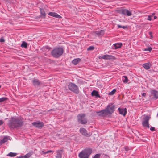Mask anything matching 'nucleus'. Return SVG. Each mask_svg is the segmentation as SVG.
I'll use <instances>...</instances> for the list:
<instances>
[{
	"label": "nucleus",
	"mask_w": 158,
	"mask_h": 158,
	"mask_svg": "<svg viewBox=\"0 0 158 158\" xmlns=\"http://www.w3.org/2000/svg\"><path fill=\"white\" fill-rule=\"evenodd\" d=\"M116 90L115 89H113L108 94L110 95H113L116 92Z\"/></svg>",
	"instance_id": "obj_30"
},
{
	"label": "nucleus",
	"mask_w": 158,
	"mask_h": 158,
	"mask_svg": "<svg viewBox=\"0 0 158 158\" xmlns=\"http://www.w3.org/2000/svg\"><path fill=\"white\" fill-rule=\"evenodd\" d=\"M114 46L115 49H117L120 48L122 45V43H117L114 44Z\"/></svg>",
	"instance_id": "obj_20"
},
{
	"label": "nucleus",
	"mask_w": 158,
	"mask_h": 158,
	"mask_svg": "<svg viewBox=\"0 0 158 158\" xmlns=\"http://www.w3.org/2000/svg\"><path fill=\"white\" fill-rule=\"evenodd\" d=\"M77 119L78 122L82 124H86L87 122L84 114H79L77 116Z\"/></svg>",
	"instance_id": "obj_5"
},
{
	"label": "nucleus",
	"mask_w": 158,
	"mask_h": 158,
	"mask_svg": "<svg viewBox=\"0 0 158 158\" xmlns=\"http://www.w3.org/2000/svg\"><path fill=\"white\" fill-rule=\"evenodd\" d=\"M7 98L6 97H2L0 98V102L7 100Z\"/></svg>",
	"instance_id": "obj_28"
},
{
	"label": "nucleus",
	"mask_w": 158,
	"mask_h": 158,
	"mask_svg": "<svg viewBox=\"0 0 158 158\" xmlns=\"http://www.w3.org/2000/svg\"><path fill=\"white\" fill-rule=\"evenodd\" d=\"M23 124V121L18 117H11L9 120L8 125L10 129L20 127Z\"/></svg>",
	"instance_id": "obj_1"
},
{
	"label": "nucleus",
	"mask_w": 158,
	"mask_h": 158,
	"mask_svg": "<svg viewBox=\"0 0 158 158\" xmlns=\"http://www.w3.org/2000/svg\"><path fill=\"white\" fill-rule=\"evenodd\" d=\"M1 85H0V88H1Z\"/></svg>",
	"instance_id": "obj_48"
},
{
	"label": "nucleus",
	"mask_w": 158,
	"mask_h": 158,
	"mask_svg": "<svg viewBox=\"0 0 158 158\" xmlns=\"http://www.w3.org/2000/svg\"><path fill=\"white\" fill-rule=\"evenodd\" d=\"M32 124L35 127L38 128L42 127L44 126V125L43 123L39 121L33 122L32 123Z\"/></svg>",
	"instance_id": "obj_8"
},
{
	"label": "nucleus",
	"mask_w": 158,
	"mask_h": 158,
	"mask_svg": "<svg viewBox=\"0 0 158 158\" xmlns=\"http://www.w3.org/2000/svg\"><path fill=\"white\" fill-rule=\"evenodd\" d=\"M0 42H4V40L3 39H0Z\"/></svg>",
	"instance_id": "obj_40"
},
{
	"label": "nucleus",
	"mask_w": 158,
	"mask_h": 158,
	"mask_svg": "<svg viewBox=\"0 0 158 158\" xmlns=\"http://www.w3.org/2000/svg\"><path fill=\"white\" fill-rule=\"evenodd\" d=\"M154 14H155L154 13H153L152 15H151L152 17L154 15Z\"/></svg>",
	"instance_id": "obj_45"
},
{
	"label": "nucleus",
	"mask_w": 158,
	"mask_h": 158,
	"mask_svg": "<svg viewBox=\"0 0 158 158\" xmlns=\"http://www.w3.org/2000/svg\"><path fill=\"white\" fill-rule=\"evenodd\" d=\"M150 117L148 116H146L144 117L143 118V120L142 122V125L145 127L149 128V120Z\"/></svg>",
	"instance_id": "obj_7"
},
{
	"label": "nucleus",
	"mask_w": 158,
	"mask_h": 158,
	"mask_svg": "<svg viewBox=\"0 0 158 158\" xmlns=\"http://www.w3.org/2000/svg\"><path fill=\"white\" fill-rule=\"evenodd\" d=\"M63 49L61 48H57L53 49L51 52L53 57L57 58L61 56L63 52Z\"/></svg>",
	"instance_id": "obj_2"
},
{
	"label": "nucleus",
	"mask_w": 158,
	"mask_h": 158,
	"mask_svg": "<svg viewBox=\"0 0 158 158\" xmlns=\"http://www.w3.org/2000/svg\"><path fill=\"white\" fill-rule=\"evenodd\" d=\"M117 26L118 28H123V29H125L127 27V26H122L119 25H118Z\"/></svg>",
	"instance_id": "obj_34"
},
{
	"label": "nucleus",
	"mask_w": 158,
	"mask_h": 158,
	"mask_svg": "<svg viewBox=\"0 0 158 158\" xmlns=\"http://www.w3.org/2000/svg\"><path fill=\"white\" fill-rule=\"evenodd\" d=\"M21 47L26 48L27 47V44L25 42H23L21 45Z\"/></svg>",
	"instance_id": "obj_27"
},
{
	"label": "nucleus",
	"mask_w": 158,
	"mask_h": 158,
	"mask_svg": "<svg viewBox=\"0 0 158 158\" xmlns=\"http://www.w3.org/2000/svg\"><path fill=\"white\" fill-rule=\"evenodd\" d=\"M157 116L158 117V113L157 114Z\"/></svg>",
	"instance_id": "obj_47"
},
{
	"label": "nucleus",
	"mask_w": 158,
	"mask_h": 158,
	"mask_svg": "<svg viewBox=\"0 0 158 158\" xmlns=\"http://www.w3.org/2000/svg\"><path fill=\"white\" fill-rule=\"evenodd\" d=\"M152 48L151 47H148V48H146L144 49H143V50L145 51H149L150 52L152 51Z\"/></svg>",
	"instance_id": "obj_33"
},
{
	"label": "nucleus",
	"mask_w": 158,
	"mask_h": 158,
	"mask_svg": "<svg viewBox=\"0 0 158 158\" xmlns=\"http://www.w3.org/2000/svg\"><path fill=\"white\" fill-rule=\"evenodd\" d=\"M63 151L62 150H58L56 151L57 154L56 156V158H61L62 157V153Z\"/></svg>",
	"instance_id": "obj_15"
},
{
	"label": "nucleus",
	"mask_w": 158,
	"mask_h": 158,
	"mask_svg": "<svg viewBox=\"0 0 158 158\" xmlns=\"http://www.w3.org/2000/svg\"><path fill=\"white\" fill-rule=\"evenodd\" d=\"M125 150L127 151H128L129 150L128 148L127 147H125Z\"/></svg>",
	"instance_id": "obj_43"
},
{
	"label": "nucleus",
	"mask_w": 158,
	"mask_h": 158,
	"mask_svg": "<svg viewBox=\"0 0 158 158\" xmlns=\"http://www.w3.org/2000/svg\"><path fill=\"white\" fill-rule=\"evenodd\" d=\"M100 155L99 154H96L93 158H99Z\"/></svg>",
	"instance_id": "obj_36"
},
{
	"label": "nucleus",
	"mask_w": 158,
	"mask_h": 158,
	"mask_svg": "<svg viewBox=\"0 0 158 158\" xmlns=\"http://www.w3.org/2000/svg\"><path fill=\"white\" fill-rule=\"evenodd\" d=\"M48 15H49L52 16L57 18L59 19L61 18V17L60 15L55 12H50L48 13Z\"/></svg>",
	"instance_id": "obj_14"
},
{
	"label": "nucleus",
	"mask_w": 158,
	"mask_h": 158,
	"mask_svg": "<svg viewBox=\"0 0 158 158\" xmlns=\"http://www.w3.org/2000/svg\"><path fill=\"white\" fill-rule=\"evenodd\" d=\"M94 46H89V47H88V48H87V50L88 51H89V50H93L94 49Z\"/></svg>",
	"instance_id": "obj_35"
},
{
	"label": "nucleus",
	"mask_w": 158,
	"mask_h": 158,
	"mask_svg": "<svg viewBox=\"0 0 158 158\" xmlns=\"http://www.w3.org/2000/svg\"><path fill=\"white\" fill-rule=\"evenodd\" d=\"M127 9H123L121 10V13L123 15H126V12Z\"/></svg>",
	"instance_id": "obj_31"
},
{
	"label": "nucleus",
	"mask_w": 158,
	"mask_h": 158,
	"mask_svg": "<svg viewBox=\"0 0 158 158\" xmlns=\"http://www.w3.org/2000/svg\"><path fill=\"white\" fill-rule=\"evenodd\" d=\"M143 67L146 70L149 69L151 66V64L150 62L144 63L143 64Z\"/></svg>",
	"instance_id": "obj_16"
},
{
	"label": "nucleus",
	"mask_w": 158,
	"mask_h": 158,
	"mask_svg": "<svg viewBox=\"0 0 158 158\" xmlns=\"http://www.w3.org/2000/svg\"><path fill=\"white\" fill-rule=\"evenodd\" d=\"M80 133L86 136H89V135L87 133V130L84 128H82L80 129Z\"/></svg>",
	"instance_id": "obj_11"
},
{
	"label": "nucleus",
	"mask_w": 158,
	"mask_h": 158,
	"mask_svg": "<svg viewBox=\"0 0 158 158\" xmlns=\"http://www.w3.org/2000/svg\"><path fill=\"white\" fill-rule=\"evenodd\" d=\"M32 82L33 85H38L40 84V82L39 80L37 79H35L32 81Z\"/></svg>",
	"instance_id": "obj_22"
},
{
	"label": "nucleus",
	"mask_w": 158,
	"mask_h": 158,
	"mask_svg": "<svg viewBox=\"0 0 158 158\" xmlns=\"http://www.w3.org/2000/svg\"><path fill=\"white\" fill-rule=\"evenodd\" d=\"M156 18H157V17H156V16H154V19H156Z\"/></svg>",
	"instance_id": "obj_46"
},
{
	"label": "nucleus",
	"mask_w": 158,
	"mask_h": 158,
	"mask_svg": "<svg viewBox=\"0 0 158 158\" xmlns=\"http://www.w3.org/2000/svg\"><path fill=\"white\" fill-rule=\"evenodd\" d=\"M149 35H150V37H151L150 38L152 39L153 37V36H152V32H149Z\"/></svg>",
	"instance_id": "obj_38"
},
{
	"label": "nucleus",
	"mask_w": 158,
	"mask_h": 158,
	"mask_svg": "<svg viewBox=\"0 0 158 158\" xmlns=\"http://www.w3.org/2000/svg\"><path fill=\"white\" fill-rule=\"evenodd\" d=\"M45 48H46L47 49H48V50H49V49H50V47H48V46H46V47H45ZM44 48H43V49Z\"/></svg>",
	"instance_id": "obj_41"
},
{
	"label": "nucleus",
	"mask_w": 158,
	"mask_h": 158,
	"mask_svg": "<svg viewBox=\"0 0 158 158\" xmlns=\"http://www.w3.org/2000/svg\"><path fill=\"white\" fill-rule=\"evenodd\" d=\"M3 122L2 120H0V126L2 124Z\"/></svg>",
	"instance_id": "obj_42"
},
{
	"label": "nucleus",
	"mask_w": 158,
	"mask_h": 158,
	"mask_svg": "<svg viewBox=\"0 0 158 158\" xmlns=\"http://www.w3.org/2000/svg\"><path fill=\"white\" fill-rule=\"evenodd\" d=\"M81 59L80 58H77L74 59L72 61V63L74 65L77 64L80 61Z\"/></svg>",
	"instance_id": "obj_21"
},
{
	"label": "nucleus",
	"mask_w": 158,
	"mask_h": 158,
	"mask_svg": "<svg viewBox=\"0 0 158 158\" xmlns=\"http://www.w3.org/2000/svg\"><path fill=\"white\" fill-rule=\"evenodd\" d=\"M8 140V139L7 137H4V138L1 140L0 144H2L4 143L5 142H7Z\"/></svg>",
	"instance_id": "obj_25"
},
{
	"label": "nucleus",
	"mask_w": 158,
	"mask_h": 158,
	"mask_svg": "<svg viewBox=\"0 0 158 158\" xmlns=\"http://www.w3.org/2000/svg\"><path fill=\"white\" fill-rule=\"evenodd\" d=\"M17 155V153H13V152H10L7 155V156H8L10 157H14L16 156Z\"/></svg>",
	"instance_id": "obj_23"
},
{
	"label": "nucleus",
	"mask_w": 158,
	"mask_h": 158,
	"mask_svg": "<svg viewBox=\"0 0 158 158\" xmlns=\"http://www.w3.org/2000/svg\"><path fill=\"white\" fill-rule=\"evenodd\" d=\"M150 129L152 131H154L155 130V128L153 127H151Z\"/></svg>",
	"instance_id": "obj_39"
},
{
	"label": "nucleus",
	"mask_w": 158,
	"mask_h": 158,
	"mask_svg": "<svg viewBox=\"0 0 158 158\" xmlns=\"http://www.w3.org/2000/svg\"><path fill=\"white\" fill-rule=\"evenodd\" d=\"M146 94L145 93H143L142 94V95L143 96H146Z\"/></svg>",
	"instance_id": "obj_44"
},
{
	"label": "nucleus",
	"mask_w": 158,
	"mask_h": 158,
	"mask_svg": "<svg viewBox=\"0 0 158 158\" xmlns=\"http://www.w3.org/2000/svg\"><path fill=\"white\" fill-rule=\"evenodd\" d=\"M151 17H152V16L151 15H149L148 16V18L147 19L148 20H149V21H150L151 20Z\"/></svg>",
	"instance_id": "obj_37"
},
{
	"label": "nucleus",
	"mask_w": 158,
	"mask_h": 158,
	"mask_svg": "<svg viewBox=\"0 0 158 158\" xmlns=\"http://www.w3.org/2000/svg\"><path fill=\"white\" fill-rule=\"evenodd\" d=\"M114 106L112 104H109L105 109L108 114H112L114 111Z\"/></svg>",
	"instance_id": "obj_6"
},
{
	"label": "nucleus",
	"mask_w": 158,
	"mask_h": 158,
	"mask_svg": "<svg viewBox=\"0 0 158 158\" xmlns=\"http://www.w3.org/2000/svg\"><path fill=\"white\" fill-rule=\"evenodd\" d=\"M69 89L76 93H78L79 90L78 87L73 83H70L68 85Z\"/></svg>",
	"instance_id": "obj_4"
},
{
	"label": "nucleus",
	"mask_w": 158,
	"mask_h": 158,
	"mask_svg": "<svg viewBox=\"0 0 158 158\" xmlns=\"http://www.w3.org/2000/svg\"><path fill=\"white\" fill-rule=\"evenodd\" d=\"M92 152V150L90 149H85L79 153V157L80 158H88Z\"/></svg>",
	"instance_id": "obj_3"
},
{
	"label": "nucleus",
	"mask_w": 158,
	"mask_h": 158,
	"mask_svg": "<svg viewBox=\"0 0 158 158\" xmlns=\"http://www.w3.org/2000/svg\"><path fill=\"white\" fill-rule=\"evenodd\" d=\"M53 151L52 150H48V151H47L46 152L44 151H42V152L44 154H46L49 153V152H52V153L53 152Z\"/></svg>",
	"instance_id": "obj_32"
},
{
	"label": "nucleus",
	"mask_w": 158,
	"mask_h": 158,
	"mask_svg": "<svg viewBox=\"0 0 158 158\" xmlns=\"http://www.w3.org/2000/svg\"><path fill=\"white\" fill-rule=\"evenodd\" d=\"M151 94L153 96V98L155 99L158 98V91L155 90H152L150 91Z\"/></svg>",
	"instance_id": "obj_13"
},
{
	"label": "nucleus",
	"mask_w": 158,
	"mask_h": 158,
	"mask_svg": "<svg viewBox=\"0 0 158 158\" xmlns=\"http://www.w3.org/2000/svg\"><path fill=\"white\" fill-rule=\"evenodd\" d=\"M95 33L97 35L99 36L103 35L104 33V31L103 30H101L100 31H95Z\"/></svg>",
	"instance_id": "obj_18"
},
{
	"label": "nucleus",
	"mask_w": 158,
	"mask_h": 158,
	"mask_svg": "<svg viewBox=\"0 0 158 158\" xmlns=\"http://www.w3.org/2000/svg\"><path fill=\"white\" fill-rule=\"evenodd\" d=\"M32 155L31 153H28L24 156L17 157L16 158H29Z\"/></svg>",
	"instance_id": "obj_17"
},
{
	"label": "nucleus",
	"mask_w": 158,
	"mask_h": 158,
	"mask_svg": "<svg viewBox=\"0 0 158 158\" xmlns=\"http://www.w3.org/2000/svg\"><path fill=\"white\" fill-rule=\"evenodd\" d=\"M91 94L92 96H95L96 97H98L99 98H100V97L98 94V92L95 90H93L92 91Z\"/></svg>",
	"instance_id": "obj_19"
},
{
	"label": "nucleus",
	"mask_w": 158,
	"mask_h": 158,
	"mask_svg": "<svg viewBox=\"0 0 158 158\" xmlns=\"http://www.w3.org/2000/svg\"><path fill=\"white\" fill-rule=\"evenodd\" d=\"M40 11L41 15L44 17H45L46 16V14L44 10L43 9L40 8Z\"/></svg>",
	"instance_id": "obj_26"
},
{
	"label": "nucleus",
	"mask_w": 158,
	"mask_h": 158,
	"mask_svg": "<svg viewBox=\"0 0 158 158\" xmlns=\"http://www.w3.org/2000/svg\"><path fill=\"white\" fill-rule=\"evenodd\" d=\"M131 12L130 11L127 10V11L126 12V15L127 16H130L131 15Z\"/></svg>",
	"instance_id": "obj_29"
},
{
	"label": "nucleus",
	"mask_w": 158,
	"mask_h": 158,
	"mask_svg": "<svg viewBox=\"0 0 158 158\" xmlns=\"http://www.w3.org/2000/svg\"><path fill=\"white\" fill-rule=\"evenodd\" d=\"M113 57L114 56H113L106 54L99 56L98 58L99 59L109 60L112 59Z\"/></svg>",
	"instance_id": "obj_9"
},
{
	"label": "nucleus",
	"mask_w": 158,
	"mask_h": 158,
	"mask_svg": "<svg viewBox=\"0 0 158 158\" xmlns=\"http://www.w3.org/2000/svg\"><path fill=\"white\" fill-rule=\"evenodd\" d=\"M118 110L120 114L123 115L124 116L126 115L127 113V110L126 108H119Z\"/></svg>",
	"instance_id": "obj_10"
},
{
	"label": "nucleus",
	"mask_w": 158,
	"mask_h": 158,
	"mask_svg": "<svg viewBox=\"0 0 158 158\" xmlns=\"http://www.w3.org/2000/svg\"><path fill=\"white\" fill-rule=\"evenodd\" d=\"M98 115L100 116H105L108 115L105 109L97 112Z\"/></svg>",
	"instance_id": "obj_12"
},
{
	"label": "nucleus",
	"mask_w": 158,
	"mask_h": 158,
	"mask_svg": "<svg viewBox=\"0 0 158 158\" xmlns=\"http://www.w3.org/2000/svg\"><path fill=\"white\" fill-rule=\"evenodd\" d=\"M122 81L125 83H127L128 81V79L126 76H123L122 77Z\"/></svg>",
	"instance_id": "obj_24"
}]
</instances>
